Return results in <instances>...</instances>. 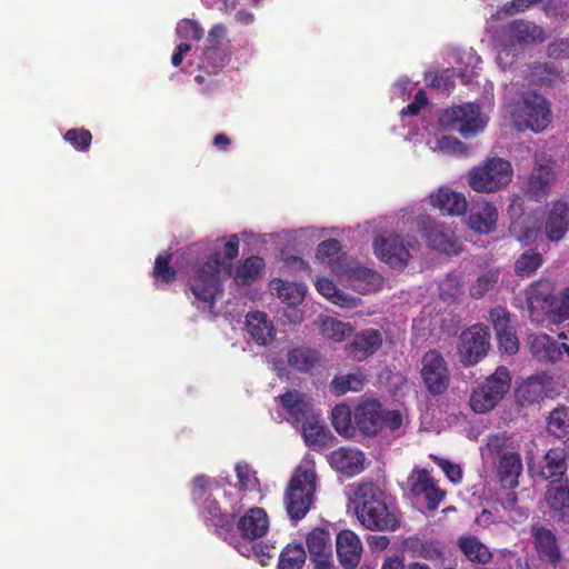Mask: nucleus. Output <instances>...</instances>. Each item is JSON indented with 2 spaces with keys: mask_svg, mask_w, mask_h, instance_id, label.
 <instances>
[{
  "mask_svg": "<svg viewBox=\"0 0 569 569\" xmlns=\"http://www.w3.org/2000/svg\"><path fill=\"white\" fill-rule=\"evenodd\" d=\"M238 253L239 239L233 234L223 244V259L219 253H212L206 262L193 264L187 271L190 290L203 310L213 313L216 301L223 296V281L230 273L231 261Z\"/></svg>",
  "mask_w": 569,
  "mask_h": 569,
  "instance_id": "nucleus-1",
  "label": "nucleus"
},
{
  "mask_svg": "<svg viewBox=\"0 0 569 569\" xmlns=\"http://www.w3.org/2000/svg\"><path fill=\"white\" fill-rule=\"evenodd\" d=\"M192 498L199 505L200 516L212 526L218 536L233 543V522L240 511V498L231 499L216 482L204 476L193 480Z\"/></svg>",
  "mask_w": 569,
  "mask_h": 569,
  "instance_id": "nucleus-2",
  "label": "nucleus"
},
{
  "mask_svg": "<svg viewBox=\"0 0 569 569\" xmlns=\"http://www.w3.org/2000/svg\"><path fill=\"white\" fill-rule=\"evenodd\" d=\"M359 522L369 530L393 531L399 527L395 511L387 503V495L372 482L360 483L351 497Z\"/></svg>",
  "mask_w": 569,
  "mask_h": 569,
  "instance_id": "nucleus-3",
  "label": "nucleus"
},
{
  "mask_svg": "<svg viewBox=\"0 0 569 569\" xmlns=\"http://www.w3.org/2000/svg\"><path fill=\"white\" fill-rule=\"evenodd\" d=\"M569 229V206L558 201L549 211L546 221L539 222L536 216H525L511 223L510 231L516 239L527 246L539 247L545 239L559 241Z\"/></svg>",
  "mask_w": 569,
  "mask_h": 569,
  "instance_id": "nucleus-4",
  "label": "nucleus"
},
{
  "mask_svg": "<svg viewBox=\"0 0 569 569\" xmlns=\"http://www.w3.org/2000/svg\"><path fill=\"white\" fill-rule=\"evenodd\" d=\"M408 223H415L422 232L428 244L446 254H458L460 244L453 231L442 224L436 222L430 216L421 213L419 209H402L399 212L398 229L406 231Z\"/></svg>",
  "mask_w": 569,
  "mask_h": 569,
  "instance_id": "nucleus-5",
  "label": "nucleus"
},
{
  "mask_svg": "<svg viewBox=\"0 0 569 569\" xmlns=\"http://www.w3.org/2000/svg\"><path fill=\"white\" fill-rule=\"evenodd\" d=\"M316 473L312 469L298 468L284 493V506L293 521L306 517L313 502Z\"/></svg>",
  "mask_w": 569,
  "mask_h": 569,
  "instance_id": "nucleus-6",
  "label": "nucleus"
},
{
  "mask_svg": "<svg viewBox=\"0 0 569 569\" xmlns=\"http://www.w3.org/2000/svg\"><path fill=\"white\" fill-rule=\"evenodd\" d=\"M513 176L509 161L493 157L471 169L468 174L470 188L477 192H496L507 187Z\"/></svg>",
  "mask_w": 569,
  "mask_h": 569,
  "instance_id": "nucleus-7",
  "label": "nucleus"
},
{
  "mask_svg": "<svg viewBox=\"0 0 569 569\" xmlns=\"http://www.w3.org/2000/svg\"><path fill=\"white\" fill-rule=\"evenodd\" d=\"M487 450L497 458V473L505 488H516L522 472L520 453L516 451L505 433L488 438Z\"/></svg>",
  "mask_w": 569,
  "mask_h": 569,
  "instance_id": "nucleus-8",
  "label": "nucleus"
},
{
  "mask_svg": "<svg viewBox=\"0 0 569 569\" xmlns=\"http://www.w3.org/2000/svg\"><path fill=\"white\" fill-rule=\"evenodd\" d=\"M488 119L476 103H465L442 111L439 124L445 130L457 131L463 138H471L482 131Z\"/></svg>",
  "mask_w": 569,
  "mask_h": 569,
  "instance_id": "nucleus-9",
  "label": "nucleus"
},
{
  "mask_svg": "<svg viewBox=\"0 0 569 569\" xmlns=\"http://www.w3.org/2000/svg\"><path fill=\"white\" fill-rule=\"evenodd\" d=\"M510 113L518 130L530 129L540 132L550 122L549 106L545 98L537 93L525 94L513 104Z\"/></svg>",
  "mask_w": 569,
  "mask_h": 569,
  "instance_id": "nucleus-10",
  "label": "nucleus"
},
{
  "mask_svg": "<svg viewBox=\"0 0 569 569\" xmlns=\"http://www.w3.org/2000/svg\"><path fill=\"white\" fill-rule=\"evenodd\" d=\"M510 373L506 367H498L487 380L477 387L471 397L470 406L477 413L493 409L510 388Z\"/></svg>",
  "mask_w": 569,
  "mask_h": 569,
  "instance_id": "nucleus-11",
  "label": "nucleus"
},
{
  "mask_svg": "<svg viewBox=\"0 0 569 569\" xmlns=\"http://www.w3.org/2000/svg\"><path fill=\"white\" fill-rule=\"evenodd\" d=\"M332 272L359 293L376 292L381 288V276L358 262L345 259L332 263Z\"/></svg>",
  "mask_w": 569,
  "mask_h": 569,
  "instance_id": "nucleus-12",
  "label": "nucleus"
},
{
  "mask_svg": "<svg viewBox=\"0 0 569 569\" xmlns=\"http://www.w3.org/2000/svg\"><path fill=\"white\" fill-rule=\"evenodd\" d=\"M420 375L429 393L440 396L450 385V370L442 355L430 350L421 359Z\"/></svg>",
  "mask_w": 569,
  "mask_h": 569,
  "instance_id": "nucleus-13",
  "label": "nucleus"
},
{
  "mask_svg": "<svg viewBox=\"0 0 569 569\" xmlns=\"http://www.w3.org/2000/svg\"><path fill=\"white\" fill-rule=\"evenodd\" d=\"M407 495L417 503H426L428 510H436L446 492L436 486L428 470L415 468L407 479Z\"/></svg>",
  "mask_w": 569,
  "mask_h": 569,
  "instance_id": "nucleus-14",
  "label": "nucleus"
},
{
  "mask_svg": "<svg viewBox=\"0 0 569 569\" xmlns=\"http://www.w3.org/2000/svg\"><path fill=\"white\" fill-rule=\"evenodd\" d=\"M459 340V359L466 367L478 363L490 347L489 330L481 325H475L462 331Z\"/></svg>",
  "mask_w": 569,
  "mask_h": 569,
  "instance_id": "nucleus-15",
  "label": "nucleus"
},
{
  "mask_svg": "<svg viewBox=\"0 0 569 569\" xmlns=\"http://www.w3.org/2000/svg\"><path fill=\"white\" fill-rule=\"evenodd\" d=\"M417 240L403 243L398 234H389L388 237H377L373 241L375 254L378 259L386 262L392 268L402 269L410 259V248H413Z\"/></svg>",
  "mask_w": 569,
  "mask_h": 569,
  "instance_id": "nucleus-16",
  "label": "nucleus"
},
{
  "mask_svg": "<svg viewBox=\"0 0 569 569\" xmlns=\"http://www.w3.org/2000/svg\"><path fill=\"white\" fill-rule=\"evenodd\" d=\"M280 406L292 425L306 422L316 415L311 397L298 390H289L279 397Z\"/></svg>",
  "mask_w": 569,
  "mask_h": 569,
  "instance_id": "nucleus-17",
  "label": "nucleus"
},
{
  "mask_svg": "<svg viewBox=\"0 0 569 569\" xmlns=\"http://www.w3.org/2000/svg\"><path fill=\"white\" fill-rule=\"evenodd\" d=\"M529 345L532 356L539 361L555 363L565 357L569 360V345L555 341L547 335L530 336Z\"/></svg>",
  "mask_w": 569,
  "mask_h": 569,
  "instance_id": "nucleus-18",
  "label": "nucleus"
},
{
  "mask_svg": "<svg viewBox=\"0 0 569 569\" xmlns=\"http://www.w3.org/2000/svg\"><path fill=\"white\" fill-rule=\"evenodd\" d=\"M337 556L345 569H355L362 556V542L351 530H342L336 539Z\"/></svg>",
  "mask_w": 569,
  "mask_h": 569,
  "instance_id": "nucleus-19",
  "label": "nucleus"
},
{
  "mask_svg": "<svg viewBox=\"0 0 569 569\" xmlns=\"http://www.w3.org/2000/svg\"><path fill=\"white\" fill-rule=\"evenodd\" d=\"M527 305L532 320L539 322V311L550 315L553 306L552 284L549 280L532 283L527 290Z\"/></svg>",
  "mask_w": 569,
  "mask_h": 569,
  "instance_id": "nucleus-20",
  "label": "nucleus"
},
{
  "mask_svg": "<svg viewBox=\"0 0 569 569\" xmlns=\"http://www.w3.org/2000/svg\"><path fill=\"white\" fill-rule=\"evenodd\" d=\"M490 320L497 333L499 348L508 355H513L519 349V342L510 326L509 313L506 309L498 307L490 311Z\"/></svg>",
  "mask_w": 569,
  "mask_h": 569,
  "instance_id": "nucleus-21",
  "label": "nucleus"
},
{
  "mask_svg": "<svg viewBox=\"0 0 569 569\" xmlns=\"http://www.w3.org/2000/svg\"><path fill=\"white\" fill-rule=\"evenodd\" d=\"M382 408L373 399L360 403L355 411V422L362 433L376 435L381 429Z\"/></svg>",
  "mask_w": 569,
  "mask_h": 569,
  "instance_id": "nucleus-22",
  "label": "nucleus"
},
{
  "mask_svg": "<svg viewBox=\"0 0 569 569\" xmlns=\"http://www.w3.org/2000/svg\"><path fill=\"white\" fill-rule=\"evenodd\" d=\"M246 329L250 338L259 346L271 343L276 336L272 321L262 311H251L246 316Z\"/></svg>",
  "mask_w": 569,
  "mask_h": 569,
  "instance_id": "nucleus-23",
  "label": "nucleus"
},
{
  "mask_svg": "<svg viewBox=\"0 0 569 569\" xmlns=\"http://www.w3.org/2000/svg\"><path fill=\"white\" fill-rule=\"evenodd\" d=\"M238 529L242 537L256 540L263 537L269 529L267 512L259 507L250 508L238 521Z\"/></svg>",
  "mask_w": 569,
  "mask_h": 569,
  "instance_id": "nucleus-24",
  "label": "nucleus"
},
{
  "mask_svg": "<svg viewBox=\"0 0 569 569\" xmlns=\"http://www.w3.org/2000/svg\"><path fill=\"white\" fill-rule=\"evenodd\" d=\"M382 345V336L376 329H367L357 333L352 341L347 346L350 357L358 361L365 360L375 353Z\"/></svg>",
  "mask_w": 569,
  "mask_h": 569,
  "instance_id": "nucleus-25",
  "label": "nucleus"
},
{
  "mask_svg": "<svg viewBox=\"0 0 569 569\" xmlns=\"http://www.w3.org/2000/svg\"><path fill=\"white\" fill-rule=\"evenodd\" d=\"M433 208L439 209L443 214L460 216L467 210V200L462 193L450 190L449 188H439L429 196Z\"/></svg>",
  "mask_w": 569,
  "mask_h": 569,
  "instance_id": "nucleus-26",
  "label": "nucleus"
},
{
  "mask_svg": "<svg viewBox=\"0 0 569 569\" xmlns=\"http://www.w3.org/2000/svg\"><path fill=\"white\" fill-rule=\"evenodd\" d=\"M365 462L363 453L356 448L342 447L331 452V466L347 475L355 476L362 471Z\"/></svg>",
  "mask_w": 569,
  "mask_h": 569,
  "instance_id": "nucleus-27",
  "label": "nucleus"
},
{
  "mask_svg": "<svg viewBox=\"0 0 569 569\" xmlns=\"http://www.w3.org/2000/svg\"><path fill=\"white\" fill-rule=\"evenodd\" d=\"M287 361L293 370L307 373L318 368L322 363L323 358L317 349L308 346H298L288 351Z\"/></svg>",
  "mask_w": 569,
  "mask_h": 569,
  "instance_id": "nucleus-28",
  "label": "nucleus"
},
{
  "mask_svg": "<svg viewBox=\"0 0 569 569\" xmlns=\"http://www.w3.org/2000/svg\"><path fill=\"white\" fill-rule=\"evenodd\" d=\"M301 435L305 442L313 449L326 448L333 439L330 430L321 421L319 413H316L301 425Z\"/></svg>",
  "mask_w": 569,
  "mask_h": 569,
  "instance_id": "nucleus-29",
  "label": "nucleus"
},
{
  "mask_svg": "<svg viewBox=\"0 0 569 569\" xmlns=\"http://www.w3.org/2000/svg\"><path fill=\"white\" fill-rule=\"evenodd\" d=\"M532 535L539 557L551 565L558 563L561 553L555 533L545 527H535Z\"/></svg>",
  "mask_w": 569,
  "mask_h": 569,
  "instance_id": "nucleus-30",
  "label": "nucleus"
},
{
  "mask_svg": "<svg viewBox=\"0 0 569 569\" xmlns=\"http://www.w3.org/2000/svg\"><path fill=\"white\" fill-rule=\"evenodd\" d=\"M507 34L512 41L520 44H532L545 40V31L535 22L528 20H515L506 28Z\"/></svg>",
  "mask_w": 569,
  "mask_h": 569,
  "instance_id": "nucleus-31",
  "label": "nucleus"
},
{
  "mask_svg": "<svg viewBox=\"0 0 569 569\" xmlns=\"http://www.w3.org/2000/svg\"><path fill=\"white\" fill-rule=\"evenodd\" d=\"M555 180L552 169L549 166H538L533 169L525 186V192L535 200L547 196Z\"/></svg>",
  "mask_w": 569,
  "mask_h": 569,
  "instance_id": "nucleus-32",
  "label": "nucleus"
},
{
  "mask_svg": "<svg viewBox=\"0 0 569 569\" xmlns=\"http://www.w3.org/2000/svg\"><path fill=\"white\" fill-rule=\"evenodd\" d=\"M497 219L496 207L489 202H481L470 213L468 224L476 232L490 233L496 228Z\"/></svg>",
  "mask_w": 569,
  "mask_h": 569,
  "instance_id": "nucleus-33",
  "label": "nucleus"
},
{
  "mask_svg": "<svg viewBox=\"0 0 569 569\" xmlns=\"http://www.w3.org/2000/svg\"><path fill=\"white\" fill-rule=\"evenodd\" d=\"M270 290L289 306L300 305L307 293V287L303 283L289 282L282 279H273L270 282Z\"/></svg>",
  "mask_w": 569,
  "mask_h": 569,
  "instance_id": "nucleus-34",
  "label": "nucleus"
},
{
  "mask_svg": "<svg viewBox=\"0 0 569 569\" xmlns=\"http://www.w3.org/2000/svg\"><path fill=\"white\" fill-rule=\"evenodd\" d=\"M263 267L262 258L251 256L237 266L233 271L230 270L228 276H231L238 286H249L259 278Z\"/></svg>",
  "mask_w": 569,
  "mask_h": 569,
  "instance_id": "nucleus-35",
  "label": "nucleus"
},
{
  "mask_svg": "<svg viewBox=\"0 0 569 569\" xmlns=\"http://www.w3.org/2000/svg\"><path fill=\"white\" fill-rule=\"evenodd\" d=\"M548 507L560 516L569 512V483L551 482L545 495Z\"/></svg>",
  "mask_w": 569,
  "mask_h": 569,
  "instance_id": "nucleus-36",
  "label": "nucleus"
},
{
  "mask_svg": "<svg viewBox=\"0 0 569 569\" xmlns=\"http://www.w3.org/2000/svg\"><path fill=\"white\" fill-rule=\"evenodd\" d=\"M366 381V373L357 370L335 377L330 382V389L337 396H342L347 392H358L363 389Z\"/></svg>",
  "mask_w": 569,
  "mask_h": 569,
  "instance_id": "nucleus-37",
  "label": "nucleus"
},
{
  "mask_svg": "<svg viewBox=\"0 0 569 569\" xmlns=\"http://www.w3.org/2000/svg\"><path fill=\"white\" fill-rule=\"evenodd\" d=\"M315 284L318 292L332 303L343 308H353L357 306L358 299L339 290L330 279L318 278Z\"/></svg>",
  "mask_w": 569,
  "mask_h": 569,
  "instance_id": "nucleus-38",
  "label": "nucleus"
},
{
  "mask_svg": "<svg viewBox=\"0 0 569 569\" xmlns=\"http://www.w3.org/2000/svg\"><path fill=\"white\" fill-rule=\"evenodd\" d=\"M307 547L311 560L332 555L329 532L321 528H316L308 535Z\"/></svg>",
  "mask_w": 569,
  "mask_h": 569,
  "instance_id": "nucleus-39",
  "label": "nucleus"
},
{
  "mask_svg": "<svg viewBox=\"0 0 569 569\" xmlns=\"http://www.w3.org/2000/svg\"><path fill=\"white\" fill-rule=\"evenodd\" d=\"M481 60L472 48L461 51L458 56V73L465 84H469L471 80L478 76V69Z\"/></svg>",
  "mask_w": 569,
  "mask_h": 569,
  "instance_id": "nucleus-40",
  "label": "nucleus"
},
{
  "mask_svg": "<svg viewBox=\"0 0 569 569\" xmlns=\"http://www.w3.org/2000/svg\"><path fill=\"white\" fill-rule=\"evenodd\" d=\"M459 547L470 561L487 563L491 559L489 549L473 536L460 538Z\"/></svg>",
  "mask_w": 569,
  "mask_h": 569,
  "instance_id": "nucleus-41",
  "label": "nucleus"
},
{
  "mask_svg": "<svg viewBox=\"0 0 569 569\" xmlns=\"http://www.w3.org/2000/svg\"><path fill=\"white\" fill-rule=\"evenodd\" d=\"M547 430L557 438H562L569 433V407L559 406L549 413Z\"/></svg>",
  "mask_w": 569,
  "mask_h": 569,
  "instance_id": "nucleus-42",
  "label": "nucleus"
},
{
  "mask_svg": "<svg viewBox=\"0 0 569 569\" xmlns=\"http://www.w3.org/2000/svg\"><path fill=\"white\" fill-rule=\"evenodd\" d=\"M331 422L336 431L343 437H350L355 432L351 409L345 403L337 405L332 409Z\"/></svg>",
  "mask_w": 569,
  "mask_h": 569,
  "instance_id": "nucleus-43",
  "label": "nucleus"
},
{
  "mask_svg": "<svg viewBox=\"0 0 569 569\" xmlns=\"http://www.w3.org/2000/svg\"><path fill=\"white\" fill-rule=\"evenodd\" d=\"M546 466L542 475L546 479L561 477L567 470V462L563 449L552 448L545 456Z\"/></svg>",
  "mask_w": 569,
  "mask_h": 569,
  "instance_id": "nucleus-44",
  "label": "nucleus"
},
{
  "mask_svg": "<svg viewBox=\"0 0 569 569\" xmlns=\"http://www.w3.org/2000/svg\"><path fill=\"white\" fill-rule=\"evenodd\" d=\"M306 551L302 545H288L280 553L278 569H302Z\"/></svg>",
  "mask_w": 569,
  "mask_h": 569,
  "instance_id": "nucleus-45",
  "label": "nucleus"
},
{
  "mask_svg": "<svg viewBox=\"0 0 569 569\" xmlns=\"http://www.w3.org/2000/svg\"><path fill=\"white\" fill-rule=\"evenodd\" d=\"M463 292V280L459 273H449L439 284V293L443 300L458 298Z\"/></svg>",
  "mask_w": 569,
  "mask_h": 569,
  "instance_id": "nucleus-46",
  "label": "nucleus"
},
{
  "mask_svg": "<svg viewBox=\"0 0 569 569\" xmlns=\"http://www.w3.org/2000/svg\"><path fill=\"white\" fill-rule=\"evenodd\" d=\"M321 329L326 337L336 341H342L351 333L349 325L331 317L322 320Z\"/></svg>",
  "mask_w": 569,
  "mask_h": 569,
  "instance_id": "nucleus-47",
  "label": "nucleus"
},
{
  "mask_svg": "<svg viewBox=\"0 0 569 569\" xmlns=\"http://www.w3.org/2000/svg\"><path fill=\"white\" fill-rule=\"evenodd\" d=\"M549 319L552 322H562L569 319V287L561 290L559 296H553Z\"/></svg>",
  "mask_w": 569,
  "mask_h": 569,
  "instance_id": "nucleus-48",
  "label": "nucleus"
},
{
  "mask_svg": "<svg viewBox=\"0 0 569 569\" xmlns=\"http://www.w3.org/2000/svg\"><path fill=\"white\" fill-rule=\"evenodd\" d=\"M340 251V243L336 239L322 241L317 248V259L327 262L332 270V263L339 260L348 259L347 257L338 256Z\"/></svg>",
  "mask_w": 569,
  "mask_h": 569,
  "instance_id": "nucleus-49",
  "label": "nucleus"
},
{
  "mask_svg": "<svg viewBox=\"0 0 569 569\" xmlns=\"http://www.w3.org/2000/svg\"><path fill=\"white\" fill-rule=\"evenodd\" d=\"M499 278L498 270H489L482 273L470 288L472 298L479 299L491 290L497 283Z\"/></svg>",
  "mask_w": 569,
  "mask_h": 569,
  "instance_id": "nucleus-50",
  "label": "nucleus"
},
{
  "mask_svg": "<svg viewBox=\"0 0 569 569\" xmlns=\"http://www.w3.org/2000/svg\"><path fill=\"white\" fill-rule=\"evenodd\" d=\"M176 32L182 40L199 41L203 36V29L200 23L190 19L179 21Z\"/></svg>",
  "mask_w": 569,
  "mask_h": 569,
  "instance_id": "nucleus-51",
  "label": "nucleus"
},
{
  "mask_svg": "<svg viewBox=\"0 0 569 569\" xmlns=\"http://www.w3.org/2000/svg\"><path fill=\"white\" fill-rule=\"evenodd\" d=\"M429 146L433 151H440L443 153H462L465 152L463 143L457 138L442 136L440 138L435 139L433 141H429Z\"/></svg>",
  "mask_w": 569,
  "mask_h": 569,
  "instance_id": "nucleus-52",
  "label": "nucleus"
},
{
  "mask_svg": "<svg viewBox=\"0 0 569 569\" xmlns=\"http://www.w3.org/2000/svg\"><path fill=\"white\" fill-rule=\"evenodd\" d=\"M542 263V257L538 252H525L516 262V271L520 276H529Z\"/></svg>",
  "mask_w": 569,
  "mask_h": 569,
  "instance_id": "nucleus-53",
  "label": "nucleus"
},
{
  "mask_svg": "<svg viewBox=\"0 0 569 569\" xmlns=\"http://www.w3.org/2000/svg\"><path fill=\"white\" fill-rule=\"evenodd\" d=\"M227 34L228 30L222 23H217L210 29L207 38V59H210L211 56L218 52V49H221L222 41L227 38Z\"/></svg>",
  "mask_w": 569,
  "mask_h": 569,
  "instance_id": "nucleus-54",
  "label": "nucleus"
},
{
  "mask_svg": "<svg viewBox=\"0 0 569 569\" xmlns=\"http://www.w3.org/2000/svg\"><path fill=\"white\" fill-rule=\"evenodd\" d=\"M238 485L241 490H254L258 487V479L254 471L247 463L236 466Z\"/></svg>",
  "mask_w": 569,
  "mask_h": 569,
  "instance_id": "nucleus-55",
  "label": "nucleus"
},
{
  "mask_svg": "<svg viewBox=\"0 0 569 569\" xmlns=\"http://www.w3.org/2000/svg\"><path fill=\"white\" fill-rule=\"evenodd\" d=\"M66 141L78 150H87L91 143L92 136L84 129H70L64 134Z\"/></svg>",
  "mask_w": 569,
  "mask_h": 569,
  "instance_id": "nucleus-56",
  "label": "nucleus"
},
{
  "mask_svg": "<svg viewBox=\"0 0 569 569\" xmlns=\"http://www.w3.org/2000/svg\"><path fill=\"white\" fill-rule=\"evenodd\" d=\"M228 62V54L224 50L218 49V52L207 59V49L203 51L200 67L206 69L208 72L216 73L222 69Z\"/></svg>",
  "mask_w": 569,
  "mask_h": 569,
  "instance_id": "nucleus-57",
  "label": "nucleus"
},
{
  "mask_svg": "<svg viewBox=\"0 0 569 569\" xmlns=\"http://www.w3.org/2000/svg\"><path fill=\"white\" fill-rule=\"evenodd\" d=\"M542 392V386L533 380L523 382L517 390V396L520 400L527 402L537 401Z\"/></svg>",
  "mask_w": 569,
  "mask_h": 569,
  "instance_id": "nucleus-58",
  "label": "nucleus"
},
{
  "mask_svg": "<svg viewBox=\"0 0 569 569\" xmlns=\"http://www.w3.org/2000/svg\"><path fill=\"white\" fill-rule=\"evenodd\" d=\"M169 256H158L154 262V277L166 282L176 279V270L169 266Z\"/></svg>",
  "mask_w": 569,
  "mask_h": 569,
  "instance_id": "nucleus-59",
  "label": "nucleus"
},
{
  "mask_svg": "<svg viewBox=\"0 0 569 569\" xmlns=\"http://www.w3.org/2000/svg\"><path fill=\"white\" fill-rule=\"evenodd\" d=\"M542 10L548 17L569 19V4L565 0H548L543 3Z\"/></svg>",
  "mask_w": 569,
  "mask_h": 569,
  "instance_id": "nucleus-60",
  "label": "nucleus"
},
{
  "mask_svg": "<svg viewBox=\"0 0 569 569\" xmlns=\"http://www.w3.org/2000/svg\"><path fill=\"white\" fill-rule=\"evenodd\" d=\"M433 459L442 469V471L446 473L450 481H452L453 483L460 482L462 478V470L459 465L452 463L447 459L438 457H435Z\"/></svg>",
  "mask_w": 569,
  "mask_h": 569,
  "instance_id": "nucleus-61",
  "label": "nucleus"
},
{
  "mask_svg": "<svg viewBox=\"0 0 569 569\" xmlns=\"http://www.w3.org/2000/svg\"><path fill=\"white\" fill-rule=\"evenodd\" d=\"M529 1L528 0H512L508 3H506L501 10H498L496 13L491 16V20H498L500 19V14L505 13L506 16H513L519 12H523L525 10L529 9Z\"/></svg>",
  "mask_w": 569,
  "mask_h": 569,
  "instance_id": "nucleus-62",
  "label": "nucleus"
},
{
  "mask_svg": "<svg viewBox=\"0 0 569 569\" xmlns=\"http://www.w3.org/2000/svg\"><path fill=\"white\" fill-rule=\"evenodd\" d=\"M427 102L428 100L426 93L422 90H419L415 96L413 102H411L409 106H407L400 111L402 121H405V118L408 116H417L420 109L425 107Z\"/></svg>",
  "mask_w": 569,
  "mask_h": 569,
  "instance_id": "nucleus-63",
  "label": "nucleus"
},
{
  "mask_svg": "<svg viewBox=\"0 0 569 569\" xmlns=\"http://www.w3.org/2000/svg\"><path fill=\"white\" fill-rule=\"evenodd\" d=\"M548 54L552 58L559 59L569 56V38L559 39L551 42L548 47Z\"/></svg>",
  "mask_w": 569,
  "mask_h": 569,
  "instance_id": "nucleus-64",
  "label": "nucleus"
}]
</instances>
